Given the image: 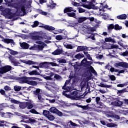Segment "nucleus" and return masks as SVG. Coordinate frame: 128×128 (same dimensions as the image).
<instances>
[{"mask_svg": "<svg viewBox=\"0 0 128 128\" xmlns=\"http://www.w3.org/2000/svg\"><path fill=\"white\" fill-rule=\"evenodd\" d=\"M20 108L22 110L24 108H27V110H32L34 108V104L32 102H22L20 104Z\"/></svg>", "mask_w": 128, "mask_h": 128, "instance_id": "1", "label": "nucleus"}, {"mask_svg": "<svg viewBox=\"0 0 128 128\" xmlns=\"http://www.w3.org/2000/svg\"><path fill=\"white\" fill-rule=\"evenodd\" d=\"M10 70H12V66L8 65L5 66L0 68V74H4L10 72Z\"/></svg>", "mask_w": 128, "mask_h": 128, "instance_id": "2", "label": "nucleus"}, {"mask_svg": "<svg viewBox=\"0 0 128 128\" xmlns=\"http://www.w3.org/2000/svg\"><path fill=\"white\" fill-rule=\"evenodd\" d=\"M3 12L5 16H9V18H12L14 16V14L12 12L10 9L8 8H5Z\"/></svg>", "mask_w": 128, "mask_h": 128, "instance_id": "3", "label": "nucleus"}, {"mask_svg": "<svg viewBox=\"0 0 128 128\" xmlns=\"http://www.w3.org/2000/svg\"><path fill=\"white\" fill-rule=\"evenodd\" d=\"M32 94L34 96L38 97V100H42V93L40 88H36L35 90L33 91Z\"/></svg>", "mask_w": 128, "mask_h": 128, "instance_id": "4", "label": "nucleus"}, {"mask_svg": "<svg viewBox=\"0 0 128 128\" xmlns=\"http://www.w3.org/2000/svg\"><path fill=\"white\" fill-rule=\"evenodd\" d=\"M81 64L85 68H88V66H90L91 64H92V62L88 61L86 58H84L81 62Z\"/></svg>", "mask_w": 128, "mask_h": 128, "instance_id": "5", "label": "nucleus"}, {"mask_svg": "<svg viewBox=\"0 0 128 128\" xmlns=\"http://www.w3.org/2000/svg\"><path fill=\"white\" fill-rule=\"evenodd\" d=\"M44 48V45H36L34 44V46H32L30 48V50H42Z\"/></svg>", "mask_w": 128, "mask_h": 128, "instance_id": "6", "label": "nucleus"}, {"mask_svg": "<svg viewBox=\"0 0 128 128\" xmlns=\"http://www.w3.org/2000/svg\"><path fill=\"white\" fill-rule=\"evenodd\" d=\"M28 77L26 76L18 78V80L20 84H28Z\"/></svg>", "mask_w": 128, "mask_h": 128, "instance_id": "7", "label": "nucleus"}, {"mask_svg": "<svg viewBox=\"0 0 128 128\" xmlns=\"http://www.w3.org/2000/svg\"><path fill=\"white\" fill-rule=\"evenodd\" d=\"M9 58L10 60H11V62H12V64H13L14 66H18V64H20V60H17L16 59L12 56H9Z\"/></svg>", "mask_w": 128, "mask_h": 128, "instance_id": "8", "label": "nucleus"}, {"mask_svg": "<svg viewBox=\"0 0 128 128\" xmlns=\"http://www.w3.org/2000/svg\"><path fill=\"white\" fill-rule=\"evenodd\" d=\"M19 62H23V64H28L29 66H30L31 64H36V62H34V61H32L31 60H20Z\"/></svg>", "mask_w": 128, "mask_h": 128, "instance_id": "9", "label": "nucleus"}, {"mask_svg": "<svg viewBox=\"0 0 128 128\" xmlns=\"http://www.w3.org/2000/svg\"><path fill=\"white\" fill-rule=\"evenodd\" d=\"M2 40L4 44H10L11 46H14V44H16V42H14V40L12 39L4 38Z\"/></svg>", "mask_w": 128, "mask_h": 128, "instance_id": "10", "label": "nucleus"}, {"mask_svg": "<svg viewBox=\"0 0 128 128\" xmlns=\"http://www.w3.org/2000/svg\"><path fill=\"white\" fill-rule=\"evenodd\" d=\"M86 50H88V48L86 46H78L76 50L77 52L84 51L86 52Z\"/></svg>", "mask_w": 128, "mask_h": 128, "instance_id": "11", "label": "nucleus"}, {"mask_svg": "<svg viewBox=\"0 0 128 128\" xmlns=\"http://www.w3.org/2000/svg\"><path fill=\"white\" fill-rule=\"evenodd\" d=\"M87 72H89L90 76H92V74H96V72L94 69V67L92 66H90V67H88L87 68Z\"/></svg>", "mask_w": 128, "mask_h": 128, "instance_id": "12", "label": "nucleus"}, {"mask_svg": "<svg viewBox=\"0 0 128 128\" xmlns=\"http://www.w3.org/2000/svg\"><path fill=\"white\" fill-rule=\"evenodd\" d=\"M70 94L72 97L74 98V99H73V100H78V98H80V97L78 96V91H70Z\"/></svg>", "mask_w": 128, "mask_h": 128, "instance_id": "13", "label": "nucleus"}, {"mask_svg": "<svg viewBox=\"0 0 128 128\" xmlns=\"http://www.w3.org/2000/svg\"><path fill=\"white\" fill-rule=\"evenodd\" d=\"M64 50L62 48L56 49L54 52H52V54L54 56H59V54H64Z\"/></svg>", "mask_w": 128, "mask_h": 128, "instance_id": "14", "label": "nucleus"}, {"mask_svg": "<svg viewBox=\"0 0 128 128\" xmlns=\"http://www.w3.org/2000/svg\"><path fill=\"white\" fill-rule=\"evenodd\" d=\"M114 106H122L124 102L122 101H120V99L116 98L114 102Z\"/></svg>", "mask_w": 128, "mask_h": 128, "instance_id": "15", "label": "nucleus"}, {"mask_svg": "<svg viewBox=\"0 0 128 128\" xmlns=\"http://www.w3.org/2000/svg\"><path fill=\"white\" fill-rule=\"evenodd\" d=\"M116 66H122V68H128V63L126 62H119L116 63Z\"/></svg>", "mask_w": 128, "mask_h": 128, "instance_id": "16", "label": "nucleus"}, {"mask_svg": "<svg viewBox=\"0 0 128 128\" xmlns=\"http://www.w3.org/2000/svg\"><path fill=\"white\" fill-rule=\"evenodd\" d=\"M74 106H78V108H82L84 110H90V108L88 106V104H87L86 106H82V105H78L76 104H73Z\"/></svg>", "mask_w": 128, "mask_h": 128, "instance_id": "17", "label": "nucleus"}, {"mask_svg": "<svg viewBox=\"0 0 128 128\" xmlns=\"http://www.w3.org/2000/svg\"><path fill=\"white\" fill-rule=\"evenodd\" d=\"M31 38L34 40H42L44 37L42 36H40L38 35L32 36Z\"/></svg>", "mask_w": 128, "mask_h": 128, "instance_id": "18", "label": "nucleus"}, {"mask_svg": "<svg viewBox=\"0 0 128 128\" xmlns=\"http://www.w3.org/2000/svg\"><path fill=\"white\" fill-rule=\"evenodd\" d=\"M82 6L86 8H88V10H92V6H94V4L92 2H88V4H83Z\"/></svg>", "mask_w": 128, "mask_h": 128, "instance_id": "19", "label": "nucleus"}, {"mask_svg": "<svg viewBox=\"0 0 128 128\" xmlns=\"http://www.w3.org/2000/svg\"><path fill=\"white\" fill-rule=\"evenodd\" d=\"M28 120L30 124H35V126H40V122L32 118H29Z\"/></svg>", "mask_w": 128, "mask_h": 128, "instance_id": "20", "label": "nucleus"}, {"mask_svg": "<svg viewBox=\"0 0 128 128\" xmlns=\"http://www.w3.org/2000/svg\"><path fill=\"white\" fill-rule=\"evenodd\" d=\"M20 46L22 48L23 50H28L30 48V44L26 42H23L20 44Z\"/></svg>", "mask_w": 128, "mask_h": 128, "instance_id": "21", "label": "nucleus"}, {"mask_svg": "<svg viewBox=\"0 0 128 128\" xmlns=\"http://www.w3.org/2000/svg\"><path fill=\"white\" fill-rule=\"evenodd\" d=\"M44 29L46 30H48V32H52V30H56V28L52 26L45 25Z\"/></svg>", "mask_w": 128, "mask_h": 128, "instance_id": "22", "label": "nucleus"}, {"mask_svg": "<svg viewBox=\"0 0 128 128\" xmlns=\"http://www.w3.org/2000/svg\"><path fill=\"white\" fill-rule=\"evenodd\" d=\"M30 76H40V72H38L36 70H33L28 72Z\"/></svg>", "mask_w": 128, "mask_h": 128, "instance_id": "23", "label": "nucleus"}, {"mask_svg": "<svg viewBox=\"0 0 128 128\" xmlns=\"http://www.w3.org/2000/svg\"><path fill=\"white\" fill-rule=\"evenodd\" d=\"M72 12V7H66L64 10V14H67V12Z\"/></svg>", "mask_w": 128, "mask_h": 128, "instance_id": "24", "label": "nucleus"}, {"mask_svg": "<svg viewBox=\"0 0 128 128\" xmlns=\"http://www.w3.org/2000/svg\"><path fill=\"white\" fill-rule=\"evenodd\" d=\"M100 6H100V8H99V10L100 12H104V8H108V6L107 4H106L105 6H104V4L102 3L101 4Z\"/></svg>", "mask_w": 128, "mask_h": 128, "instance_id": "25", "label": "nucleus"}, {"mask_svg": "<svg viewBox=\"0 0 128 128\" xmlns=\"http://www.w3.org/2000/svg\"><path fill=\"white\" fill-rule=\"evenodd\" d=\"M127 18L126 14H122L120 16H118L116 18L118 20H126Z\"/></svg>", "mask_w": 128, "mask_h": 128, "instance_id": "26", "label": "nucleus"}, {"mask_svg": "<svg viewBox=\"0 0 128 128\" xmlns=\"http://www.w3.org/2000/svg\"><path fill=\"white\" fill-rule=\"evenodd\" d=\"M40 68H48V62H42L39 64Z\"/></svg>", "mask_w": 128, "mask_h": 128, "instance_id": "27", "label": "nucleus"}, {"mask_svg": "<svg viewBox=\"0 0 128 128\" xmlns=\"http://www.w3.org/2000/svg\"><path fill=\"white\" fill-rule=\"evenodd\" d=\"M66 92L64 91L62 92V95L64 96H66V98H70V100H74V97H72V96L71 95L66 94Z\"/></svg>", "mask_w": 128, "mask_h": 128, "instance_id": "28", "label": "nucleus"}, {"mask_svg": "<svg viewBox=\"0 0 128 128\" xmlns=\"http://www.w3.org/2000/svg\"><path fill=\"white\" fill-rule=\"evenodd\" d=\"M104 41L106 42H116V41L112 39V37L105 38Z\"/></svg>", "mask_w": 128, "mask_h": 128, "instance_id": "29", "label": "nucleus"}, {"mask_svg": "<svg viewBox=\"0 0 128 128\" xmlns=\"http://www.w3.org/2000/svg\"><path fill=\"white\" fill-rule=\"evenodd\" d=\"M86 20H88V18L86 17H80L78 18V22L79 24H82V22H85Z\"/></svg>", "mask_w": 128, "mask_h": 128, "instance_id": "30", "label": "nucleus"}, {"mask_svg": "<svg viewBox=\"0 0 128 128\" xmlns=\"http://www.w3.org/2000/svg\"><path fill=\"white\" fill-rule=\"evenodd\" d=\"M66 14L70 18H76V14L74 12L67 13Z\"/></svg>", "mask_w": 128, "mask_h": 128, "instance_id": "31", "label": "nucleus"}, {"mask_svg": "<svg viewBox=\"0 0 128 128\" xmlns=\"http://www.w3.org/2000/svg\"><path fill=\"white\" fill-rule=\"evenodd\" d=\"M74 58L78 60H80L82 58H84V55L82 54H78L75 56Z\"/></svg>", "mask_w": 128, "mask_h": 128, "instance_id": "32", "label": "nucleus"}, {"mask_svg": "<svg viewBox=\"0 0 128 128\" xmlns=\"http://www.w3.org/2000/svg\"><path fill=\"white\" fill-rule=\"evenodd\" d=\"M47 118H48V120H54V118H56L54 117V116L52 114V113H50L48 116L46 117Z\"/></svg>", "mask_w": 128, "mask_h": 128, "instance_id": "33", "label": "nucleus"}, {"mask_svg": "<svg viewBox=\"0 0 128 128\" xmlns=\"http://www.w3.org/2000/svg\"><path fill=\"white\" fill-rule=\"evenodd\" d=\"M28 84H30V86H38V82L34 80L30 81L28 80Z\"/></svg>", "mask_w": 128, "mask_h": 128, "instance_id": "34", "label": "nucleus"}, {"mask_svg": "<svg viewBox=\"0 0 128 128\" xmlns=\"http://www.w3.org/2000/svg\"><path fill=\"white\" fill-rule=\"evenodd\" d=\"M49 110L52 114H56V112H58V109H56L55 107H51Z\"/></svg>", "mask_w": 128, "mask_h": 128, "instance_id": "35", "label": "nucleus"}, {"mask_svg": "<svg viewBox=\"0 0 128 128\" xmlns=\"http://www.w3.org/2000/svg\"><path fill=\"white\" fill-rule=\"evenodd\" d=\"M114 29L115 30H120L122 29V26H120L118 24H116L114 26Z\"/></svg>", "mask_w": 128, "mask_h": 128, "instance_id": "36", "label": "nucleus"}, {"mask_svg": "<svg viewBox=\"0 0 128 128\" xmlns=\"http://www.w3.org/2000/svg\"><path fill=\"white\" fill-rule=\"evenodd\" d=\"M64 47L66 48H68L69 50H72L74 48V46L72 45V44H64Z\"/></svg>", "mask_w": 128, "mask_h": 128, "instance_id": "37", "label": "nucleus"}, {"mask_svg": "<svg viewBox=\"0 0 128 128\" xmlns=\"http://www.w3.org/2000/svg\"><path fill=\"white\" fill-rule=\"evenodd\" d=\"M57 62H58L59 64H66V60L64 58H58Z\"/></svg>", "mask_w": 128, "mask_h": 128, "instance_id": "38", "label": "nucleus"}, {"mask_svg": "<svg viewBox=\"0 0 128 128\" xmlns=\"http://www.w3.org/2000/svg\"><path fill=\"white\" fill-rule=\"evenodd\" d=\"M114 28V24H110L108 26V32H112Z\"/></svg>", "mask_w": 128, "mask_h": 128, "instance_id": "39", "label": "nucleus"}, {"mask_svg": "<svg viewBox=\"0 0 128 128\" xmlns=\"http://www.w3.org/2000/svg\"><path fill=\"white\" fill-rule=\"evenodd\" d=\"M43 115L44 116H46V118L48 117V116L50 114V112L48 110H43Z\"/></svg>", "mask_w": 128, "mask_h": 128, "instance_id": "40", "label": "nucleus"}, {"mask_svg": "<svg viewBox=\"0 0 128 128\" xmlns=\"http://www.w3.org/2000/svg\"><path fill=\"white\" fill-rule=\"evenodd\" d=\"M28 80H40L42 81V80L40 78L36 77H28Z\"/></svg>", "mask_w": 128, "mask_h": 128, "instance_id": "41", "label": "nucleus"}, {"mask_svg": "<svg viewBox=\"0 0 128 128\" xmlns=\"http://www.w3.org/2000/svg\"><path fill=\"white\" fill-rule=\"evenodd\" d=\"M30 112H31V114H40V113L36 110V109L32 108L30 111Z\"/></svg>", "mask_w": 128, "mask_h": 128, "instance_id": "42", "label": "nucleus"}, {"mask_svg": "<svg viewBox=\"0 0 128 128\" xmlns=\"http://www.w3.org/2000/svg\"><path fill=\"white\" fill-rule=\"evenodd\" d=\"M38 12L40 14H42V16H46L48 14L46 12H44L42 10H38Z\"/></svg>", "mask_w": 128, "mask_h": 128, "instance_id": "43", "label": "nucleus"}, {"mask_svg": "<svg viewBox=\"0 0 128 128\" xmlns=\"http://www.w3.org/2000/svg\"><path fill=\"white\" fill-rule=\"evenodd\" d=\"M99 86H100L101 88H110V86L104 85V84H102V82L100 83V85H99Z\"/></svg>", "mask_w": 128, "mask_h": 128, "instance_id": "44", "label": "nucleus"}, {"mask_svg": "<svg viewBox=\"0 0 128 128\" xmlns=\"http://www.w3.org/2000/svg\"><path fill=\"white\" fill-rule=\"evenodd\" d=\"M14 90L15 92H20L22 90V87L20 86H14Z\"/></svg>", "mask_w": 128, "mask_h": 128, "instance_id": "45", "label": "nucleus"}, {"mask_svg": "<svg viewBox=\"0 0 128 128\" xmlns=\"http://www.w3.org/2000/svg\"><path fill=\"white\" fill-rule=\"evenodd\" d=\"M111 48L112 50L114 48H116V50H122V48H118V45H115L112 44L111 45Z\"/></svg>", "mask_w": 128, "mask_h": 128, "instance_id": "46", "label": "nucleus"}, {"mask_svg": "<svg viewBox=\"0 0 128 128\" xmlns=\"http://www.w3.org/2000/svg\"><path fill=\"white\" fill-rule=\"evenodd\" d=\"M56 40H64V38L62 35H57L56 36Z\"/></svg>", "mask_w": 128, "mask_h": 128, "instance_id": "47", "label": "nucleus"}, {"mask_svg": "<svg viewBox=\"0 0 128 128\" xmlns=\"http://www.w3.org/2000/svg\"><path fill=\"white\" fill-rule=\"evenodd\" d=\"M54 78H56V80H62V76L58 74H56L54 75Z\"/></svg>", "mask_w": 128, "mask_h": 128, "instance_id": "48", "label": "nucleus"}, {"mask_svg": "<svg viewBox=\"0 0 128 128\" xmlns=\"http://www.w3.org/2000/svg\"><path fill=\"white\" fill-rule=\"evenodd\" d=\"M40 22L38 20H36L34 22V24L33 25H32V28H36L39 24Z\"/></svg>", "mask_w": 128, "mask_h": 128, "instance_id": "49", "label": "nucleus"}, {"mask_svg": "<svg viewBox=\"0 0 128 128\" xmlns=\"http://www.w3.org/2000/svg\"><path fill=\"white\" fill-rule=\"evenodd\" d=\"M115 124H116L114 123H108L106 124V126H108V128H114V126H116Z\"/></svg>", "mask_w": 128, "mask_h": 128, "instance_id": "50", "label": "nucleus"}, {"mask_svg": "<svg viewBox=\"0 0 128 128\" xmlns=\"http://www.w3.org/2000/svg\"><path fill=\"white\" fill-rule=\"evenodd\" d=\"M10 102L12 104H20V102L14 99H12L10 100Z\"/></svg>", "mask_w": 128, "mask_h": 128, "instance_id": "51", "label": "nucleus"}, {"mask_svg": "<svg viewBox=\"0 0 128 128\" xmlns=\"http://www.w3.org/2000/svg\"><path fill=\"white\" fill-rule=\"evenodd\" d=\"M62 90H66L65 92H70V88H66V84H64V86L62 87Z\"/></svg>", "mask_w": 128, "mask_h": 128, "instance_id": "52", "label": "nucleus"}, {"mask_svg": "<svg viewBox=\"0 0 128 128\" xmlns=\"http://www.w3.org/2000/svg\"><path fill=\"white\" fill-rule=\"evenodd\" d=\"M12 114V113L10 112H5L4 118H10V116Z\"/></svg>", "mask_w": 128, "mask_h": 128, "instance_id": "53", "label": "nucleus"}, {"mask_svg": "<svg viewBox=\"0 0 128 128\" xmlns=\"http://www.w3.org/2000/svg\"><path fill=\"white\" fill-rule=\"evenodd\" d=\"M10 54H12V56H16V54H18V52L14 51V50H10Z\"/></svg>", "mask_w": 128, "mask_h": 128, "instance_id": "54", "label": "nucleus"}, {"mask_svg": "<svg viewBox=\"0 0 128 128\" xmlns=\"http://www.w3.org/2000/svg\"><path fill=\"white\" fill-rule=\"evenodd\" d=\"M79 14H82V12H84L86 10L82 8H78Z\"/></svg>", "mask_w": 128, "mask_h": 128, "instance_id": "55", "label": "nucleus"}, {"mask_svg": "<svg viewBox=\"0 0 128 128\" xmlns=\"http://www.w3.org/2000/svg\"><path fill=\"white\" fill-rule=\"evenodd\" d=\"M109 78L112 81L116 80V76L114 75H110L109 76Z\"/></svg>", "mask_w": 128, "mask_h": 128, "instance_id": "56", "label": "nucleus"}, {"mask_svg": "<svg viewBox=\"0 0 128 128\" xmlns=\"http://www.w3.org/2000/svg\"><path fill=\"white\" fill-rule=\"evenodd\" d=\"M4 90H7L8 92V90H10L12 89L10 88V87L9 86H6L4 87Z\"/></svg>", "mask_w": 128, "mask_h": 128, "instance_id": "57", "label": "nucleus"}, {"mask_svg": "<svg viewBox=\"0 0 128 128\" xmlns=\"http://www.w3.org/2000/svg\"><path fill=\"white\" fill-rule=\"evenodd\" d=\"M126 92V89H123L122 90H118L117 94H124Z\"/></svg>", "mask_w": 128, "mask_h": 128, "instance_id": "58", "label": "nucleus"}, {"mask_svg": "<svg viewBox=\"0 0 128 128\" xmlns=\"http://www.w3.org/2000/svg\"><path fill=\"white\" fill-rule=\"evenodd\" d=\"M56 3H53L51 5L48 6V7L50 8H56Z\"/></svg>", "mask_w": 128, "mask_h": 128, "instance_id": "59", "label": "nucleus"}, {"mask_svg": "<svg viewBox=\"0 0 128 128\" xmlns=\"http://www.w3.org/2000/svg\"><path fill=\"white\" fill-rule=\"evenodd\" d=\"M56 114L58 116H62V112L58 110V111H56Z\"/></svg>", "mask_w": 128, "mask_h": 128, "instance_id": "60", "label": "nucleus"}, {"mask_svg": "<svg viewBox=\"0 0 128 128\" xmlns=\"http://www.w3.org/2000/svg\"><path fill=\"white\" fill-rule=\"evenodd\" d=\"M128 50H126L122 54L121 56H128Z\"/></svg>", "mask_w": 128, "mask_h": 128, "instance_id": "61", "label": "nucleus"}, {"mask_svg": "<svg viewBox=\"0 0 128 128\" xmlns=\"http://www.w3.org/2000/svg\"><path fill=\"white\" fill-rule=\"evenodd\" d=\"M86 82H82L80 83V88H84V86H86Z\"/></svg>", "mask_w": 128, "mask_h": 128, "instance_id": "62", "label": "nucleus"}, {"mask_svg": "<svg viewBox=\"0 0 128 128\" xmlns=\"http://www.w3.org/2000/svg\"><path fill=\"white\" fill-rule=\"evenodd\" d=\"M70 124L72 126H78V124L72 122V120L70 121Z\"/></svg>", "mask_w": 128, "mask_h": 128, "instance_id": "63", "label": "nucleus"}, {"mask_svg": "<svg viewBox=\"0 0 128 128\" xmlns=\"http://www.w3.org/2000/svg\"><path fill=\"white\" fill-rule=\"evenodd\" d=\"M72 6H80V4L76 2H72Z\"/></svg>", "mask_w": 128, "mask_h": 128, "instance_id": "64", "label": "nucleus"}]
</instances>
